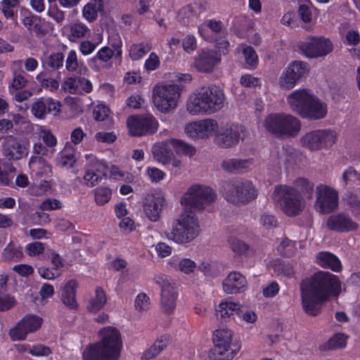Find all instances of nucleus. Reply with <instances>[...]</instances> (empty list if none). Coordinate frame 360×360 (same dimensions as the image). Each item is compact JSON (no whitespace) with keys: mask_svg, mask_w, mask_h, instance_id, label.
<instances>
[{"mask_svg":"<svg viewBox=\"0 0 360 360\" xmlns=\"http://www.w3.org/2000/svg\"><path fill=\"white\" fill-rule=\"evenodd\" d=\"M300 288L304 311L309 316H316L320 314L322 304L330 296L339 295L341 283L337 276L320 270L303 279Z\"/></svg>","mask_w":360,"mask_h":360,"instance_id":"f257e3e1","label":"nucleus"},{"mask_svg":"<svg viewBox=\"0 0 360 360\" xmlns=\"http://www.w3.org/2000/svg\"><path fill=\"white\" fill-rule=\"evenodd\" d=\"M99 342L86 348L83 352L84 360H118L122 347L120 331L113 326L100 330Z\"/></svg>","mask_w":360,"mask_h":360,"instance_id":"f03ea898","label":"nucleus"},{"mask_svg":"<svg viewBox=\"0 0 360 360\" xmlns=\"http://www.w3.org/2000/svg\"><path fill=\"white\" fill-rule=\"evenodd\" d=\"M291 110L302 118L321 120L327 114V105L307 89L292 91L287 97Z\"/></svg>","mask_w":360,"mask_h":360,"instance_id":"7ed1b4c3","label":"nucleus"},{"mask_svg":"<svg viewBox=\"0 0 360 360\" xmlns=\"http://www.w3.org/2000/svg\"><path fill=\"white\" fill-rule=\"evenodd\" d=\"M225 95L222 89L216 85L203 86L197 94L191 95L187 101V110L192 115L212 114L224 107Z\"/></svg>","mask_w":360,"mask_h":360,"instance_id":"20e7f679","label":"nucleus"},{"mask_svg":"<svg viewBox=\"0 0 360 360\" xmlns=\"http://www.w3.org/2000/svg\"><path fill=\"white\" fill-rule=\"evenodd\" d=\"M220 191L226 200L235 205H246L257 196L255 186L245 179L235 178L224 181Z\"/></svg>","mask_w":360,"mask_h":360,"instance_id":"39448f33","label":"nucleus"},{"mask_svg":"<svg viewBox=\"0 0 360 360\" xmlns=\"http://www.w3.org/2000/svg\"><path fill=\"white\" fill-rule=\"evenodd\" d=\"M199 233L198 219L193 214L184 210L172 224V228L165 232L169 240L176 243H188Z\"/></svg>","mask_w":360,"mask_h":360,"instance_id":"423d86ee","label":"nucleus"},{"mask_svg":"<svg viewBox=\"0 0 360 360\" xmlns=\"http://www.w3.org/2000/svg\"><path fill=\"white\" fill-rule=\"evenodd\" d=\"M266 130L277 138L295 137L301 129L298 118L289 114L271 113L264 120Z\"/></svg>","mask_w":360,"mask_h":360,"instance_id":"0eeeda50","label":"nucleus"},{"mask_svg":"<svg viewBox=\"0 0 360 360\" xmlns=\"http://www.w3.org/2000/svg\"><path fill=\"white\" fill-rule=\"evenodd\" d=\"M216 199L217 193L212 188L195 184L188 188L181 199V204L184 210L193 214L194 212L207 209Z\"/></svg>","mask_w":360,"mask_h":360,"instance_id":"6e6552de","label":"nucleus"},{"mask_svg":"<svg viewBox=\"0 0 360 360\" xmlns=\"http://www.w3.org/2000/svg\"><path fill=\"white\" fill-rule=\"evenodd\" d=\"M274 198L288 217L299 215L304 210V202L297 189L288 186H278L274 192Z\"/></svg>","mask_w":360,"mask_h":360,"instance_id":"1a4fd4ad","label":"nucleus"},{"mask_svg":"<svg viewBox=\"0 0 360 360\" xmlns=\"http://www.w3.org/2000/svg\"><path fill=\"white\" fill-rule=\"evenodd\" d=\"M181 89L177 84H160L153 87V99L156 108L162 112H168L177 106Z\"/></svg>","mask_w":360,"mask_h":360,"instance_id":"9d476101","label":"nucleus"},{"mask_svg":"<svg viewBox=\"0 0 360 360\" xmlns=\"http://www.w3.org/2000/svg\"><path fill=\"white\" fill-rule=\"evenodd\" d=\"M232 332L229 329L216 330L214 333L213 341L214 347L212 351L214 360H231L239 347L231 345Z\"/></svg>","mask_w":360,"mask_h":360,"instance_id":"9b49d317","label":"nucleus"},{"mask_svg":"<svg viewBox=\"0 0 360 360\" xmlns=\"http://www.w3.org/2000/svg\"><path fill=\"white\" fill-rule=\"evenodd\" d=\"M336 138L335 133L330 129H319L304 134L300 139V143L310 150H319L331 147Z\"/></svg>","mask_w":360,"mask_h":360,"instance_id":"f8f14e48","label":"nucleus"},{"mask_svg":"<svg viewBox=\"0 0 360 360\" xmlns=\"http://www.w3.org/2000/svg\"><path fill=\"white\" fill-rule=\"evenodd\" d=\"M154 282L161 288L160 306L163 312L169 314L176 307L177 292L170 278L165 274L155 276Z\"/></svg>","mask_w":360,"mask_h":360,"instance_id":"ddd939ff","label":"nucleus"},{"mask_svg":"<svg viewBox=\"0 0 360 360\" xmlns=\"http://www.w3.org/2000/svg\"><path fill=\"white\" fill-rule=\"evenodd\" d=\"M300 51L307 58L323 57L332 52V42L324 37H309L299 44Z\"/></svg>","mask_w":360,"mask_h":360,"instance_id":"4468645a","label":"nucleus"},{"mask_svg":"<svg viewBox=\"0 0 360 360\" xmlns=\"http://www.w3.org/2000/svg\"><path fill=\"white\" fill-rule=\"evenodd\" d=\"M127 124L130 134L137 136L153 134L158 127V121L150 114L129 116Z\"/></svg>","mask_w":360,"mask_h":360,"instance_id":"2eb2a0df","label":"nucleus"},{"mask_svg":"<svg viewBox=\"0 0 360 360\" xmlns=\"http://www.w3.org/2000/svg\"><path fill=\"white\" fill-rule=\"evenodd\" d=\"M316 210L321 214L330 213L338 207L337 191L326 185L320 184L316 187Z\"/></svg>","mask_w":360,"mask_h":360,"instance_id":"dca6fc26","label":"nucleus"},{"mask_svg":"<svg viewBox=\"0 0 360 360\" xmlns=\"http://www.w3.org/2000/svg\"><path fill=\"white\" fill-rule=\"evenodd\" d=\"M42 319L34 314L25 315L16 325L9 331L11 338L15 340H22L30 333L38 330L42 323Z\"/></svg>","mask_w":360,"mask_h":360,"instance_id":"f3484780","label":"nucleus"},{"mask_svg":"<svg viewBox=\"0 0 360 360\" xmlns=\"http://www.w3.org/2000/svg\"><path fill=\"white\" fill-rule=\"evenodd\" d=\"M241 132H243L241 126L233 124L226 125L215 134L214 143L222 148H233L239 143Z\"/></svg>","mask_w":360,"mask_h":360,"instance_id":"a211bd4d","label":"nucleus"},{"mask_svg":"<svg viewBox=\"0 0 360 360\" xmlns=\"http://www.w3.org/2000/svg\"><path fill=\"white\" fill-rule=\"evenodd\" d=\"M326 227L330 231L342 233L356 231L359 226L347 213L340 212L329 216Z\"/></svg>","mask_w":360,"mask_h":360,"instance_id":"6ab92c4d","label":"nucleus"},{"mask_svg":"<svg viewBox=\"0 0 360 360\" xmlns=\"http://www.w3.org/2000/svg\"><path fill=\"white\" fill-rule=\"evenodd\" d=\"M307 72V63L293 61L282 72L279 78L280 86L285 89H292Z\"/></svg>","mask_w":360,"mask_h":360,"instance_id":"aec40b11","label":"nucleus"},{"mask_svg":"<svg viewBox=\"0 0 360 360\" xmlns=\"http://www.w3.org/2000/svg\"><path fill=\"white\" fill-rule=\"evenodd\" d=\"M165 205V199L161 194H146L143 202L146 217L152 221H158L160 217V212Z\"/></svg>","mask_w":360,"mask_h":360,"instance_id":"412c9836","label":"nucleus"},{"mask_svg":"<svg viewBox=\"0 0 360 360\" xmlns=\"http://www.w3.org/2000/svg\"><path fill=\"white\" fill-rule=\"evenodd\" d=\"M217 128V122L212 119H205L186 125L185 131L191 138L203 139L208 137Z\"/></svg>","mask_w":360,"mask_h":360,"instance_id":"4be33fe9","label":"nucleus"},{"mask_svg":"<svg viewBox=\"0 0 360 360\" xmlns=\"http://www.w3.org/2000/svg\"><path fill=\"white\" fill-rule=\"evenodd\" d=\"M60 107L59 101L51 98H41L32 104L31 111L35 117L43 120L47 114L58 115L60 112Z\"/></svg>","mask_w":360,"mask_h":360,"instance_id":"5701e85b","label":"nucleus"},{"mask_svg":"<svg viewBox=\"0 0 360 360\" xmlns=\"http://www.w3.org/2000/svg\"><path fill=\"white\" fill-rule=\"evenodd\" d=\"M105 165L96 159L91 160L85 167L84 180L89 186H96L104 176H106Z\"/></svg>","mask_w":360,"mask_h":360,"instance_id":"b1692460","label":"nucleus"},{"mask_svg":"<svg viewBox=\"0 0 360 360\" xmlns=\"http://www.w3.org/2000/svg\"><path fill=\"white\" fill-rule=\"evenodd\" d=\"M223 290L227 294H236L245 290L247 281L241 274L237 271L231 272L223 281Z\"/></svg>","mask_w":360,"mask_h":360,"instance_id":"393cba45","label":"nucleus"},{"mask_svg":"<svg viewBox=\"0 0 360 360\" xmlns=\"http://www.w3.org/2000/svg\"><path fill=\"white\" fill-rule=\"evenodd\" d=\"M220 58L214 51H202L196 57L194 63L195 68L203 72H210L214 65L219 63Z\"/></svg>","mask_w":360,"mask_h":360,"instance_id":"a878e982","label":"nucleus"},{"mask_svg":"<svg viewBox=\"0 0 360 360\" xmlns=\"http://www.w3.org/2000/svg\"><path fill=\"white\" fill-rule=\"evenodd\" d=\"M78 283L72 279L68 281L61 290L60 300L63 304L70 309L75 310L78 308L76 300V292Z\"/></svg>","mask_w":360,"mask_h":360,"instance_id":"bb28decb","label":"nucleus"},{"mask_svg":"<svg viewBox=\"0 0 360 360\" xmlns=\"http://www.w3.org/2000/svg\"><path fill=\"white\" fill-rule=\"evenodd\" d=\"M252 165V159L230 158L222 161L221 168L232 174H240L247 172Z\"/></svg>","mask_w":360,"mask_h":360,"instance_id":"cd10ccee","label":"nucleus"},{"mask_svg":"<svg viewBox=\"0 0 360 360\" xmlns=\"http://www.w3.org/2000/svg\"><path fill=\"white\" fill-rule=\"evenodd\" d=\"M240 305L232 302H222L216 309V316L221 321L226 322L231 317L235 319V316H240Z\"/></svg>","mask_w":360,"mask_h":360,"instance_id":"c85d7f7f","label":"nucleus"},{"mask_svg":"<svg viewBox=\"0 0 360 360\" xmlns=\"http://www.w3.org/2000/svg\"><path fill=\"white\" fill-rule=\"evenodd\" d=\"M317 264L324 269H330L335 272H340L342 270V264L339 258L334 254L322 251L316 255Z\"/></svg>","mask_w":360,"mask_h":360,"instance_id":"c756f323","label":"nucleus"},{"mask_svg":"<svg viewBox=\"0 0 360 360\" xmlns=\"http://www.w3.org/2000/svg\"><path fill=\"white\" fill-rule=\"evenodd\" d=\"M172 342V338L169 335H162L158 338L154 343L145 351L142 358L150 359L155 357L160 352L165 349Z\"/></svg>","mask_w":360,"mask_h":360,"instance_id":"7c9ffc66","label":"nucleus"},{"mask_svg":"<svg viewBox=\"0 0 360 360\" xmlns=\"http://www.w3.org/2000/svg\"><path fill=\"white\" fill-rule=\"evenodd\" d=\"M22 23L29 31L34 32L37 37H41L46 34L45 22L39 16L34 15L26 16Z\"/></svg>","mask_w":360,"mask_h":360,"instance_id":"2f4dec72","label":"nucleus"},{"mask_svg":"<svg viewBox=\"0 0 360 360\" xmlns=\"http://www.w3.org/2000/svg\"><path fill=\"white\" fill-rule=\"evenodd\" d=\"M152 153L154 158L164 165L169 164L171 158L173 156L172 151L168 148L167 143H159L155 144L152 148Z\"/></svg>","mask_w":360,"mask_h":360,"instance_id":"473e14b6","label":"nucleus"},{"mask_svg":"<svg viewBox=\"0 0 360 360\" xmlns=\"http://www.w3.org/2000/svg\"><path fill=\"white\" fill-rule=\"evenodd\" d=\"M106 303V296L104 290L98 287L95 290V297L89 300L87 309L96 313L103 307Z\"/></svg>","mask_w":360,"mask_h":360,"instance_id":"72a5a7b5","label":"nucleus"},{"mask_svg":"<svg viewBox=\"0 0 360 360\" xmlns=\"http://www.w3.org/2000/svg\"><path fill=\"white\" fill-rule=\"evenodd\" d=\"M342 200L352 214L358 219H360V199L356 194L348 191L345 193Z\"/></svg>","mask_w":360,"mask_h":360,"instance_id":"f704fd0d","label":"nucleus"},{"mask_svg":"<svg viewBox=\"0 0 360 360\" xmlns=\"http://www.w3.org/2000/svg\"><path fill=\"white\" fill-rule=\"evenodd\" d=\"M168 142L179 155L192 156L195 153V148L184 141L172 139L168 140Z\"/></svg>","mask_w":360,"mask_h":360,"instance_id":"c9c22d12","label":"nucleus"},{"mask_svg":"<svg viewBox=\"0 0 360 360\" xmlns=\"http://www.w3.org/2000/svg\"><path fill=\"white\" fill-rule=\"evenodd\" d=\"M103 8L101 0L91 1L83 8V16L89 22L94 21L98 16V11Z\"/></svg>","mask_w":360,"mask_h":360,"instance_id":"e433bc0d","label":"nucleus"},{"mask_svg":"<svg viewBox=\"0 0 360 360\" xmlns=\"http://www.w3.org/2000/svg\"><path fill=\"white\" fill-rule=\"evenodd\" d=\"M347 336L342 333H338L330 338L326 343L320 346L323 351L336 349L345 347Z\"/></svg>","mask_w":360,"mask_h":360,"instance_id":"4c0bfd02","label":"nucleus"},{"mask_svg":"<svg viewBox=\"0 0 360 360\" xmlns=\"http://www.w3.org/2000/svg\"><path fill=\"white\" fill-rule=\"evenodd\" d=\"M64 56L62 53L57 52L48 56L43 61L42 66L45 69L56 70L63 66Z\"/></svg>","mask_w":360,"mask_h":360,"instance_id":"58836bf2","label":"nucleus"},{"mask_svg":"<svg viewBox=\"0 0 360 360\" xmlns=\"http://www.w3.org/2000/svg\"><path fill=\"white\" fill-rule=\"evenodd\" d=\"M8 155L13 160H19L28 153L27 146L15 139H13V143L8 146Z\"/></svg>","mask_w":360,"mask_h":360,"instance_id":"ea45409f","label":"nucleus"},{"mask_svg":"<svg viewBox=\"0 0 360 360\" xmlns=\"http://www.w3.org/2000/svg\"><path fill=\"white\" fill-rule=\"evenodd\" d=\"M22 250L13 243H10L4 250L3 256L7 260H18L22 257Z\"/></svg>","mask_w":360,"mask_h":360,"instance_id":"a19ab883","label":"nucleus"},{"mask_svg":"<svg viewBox=\"0 0 360 360\" xmlns=\"http://www.w3.org/2000/svg\"><path fill=\"white\" fill-rule=\"evenodd\" d=\"M295 186L308 199H311L314 193V184L304 178H299L295 181Z\"/></svg>","mask_w":360,"mask_h":360,"instance_id":"79ce46f5","label":"nucleus"},{"mask_svg":"<svg viewBox=\"0 0 360 360\" xmlns=\"http://www.w3.org/2000/svg\"><path fill=\"white\" fill-rule=\"evenodd\" d=\"M111 190L107 187H99L94 191V198L97 205H103L111 198Z\"/></svg>","mask_w":360,"mask_h":360,"instance_id":"37998d69","label":"nucleus"},{"mask_svg":"<svg viewBox=\"0 0 360 360\" xmlns=\"http://www.w3.org/2000/svg\"><path fill=\"white\" fill-rule=\"evenodd\" d=\"M150 49L151 46L147 43L134 44L130 49L129 54L133 60H139L146 55Z\"/></svg>","mask_w":360,"mask_h":360,"instance_id":"c03bdc74","label":"nucleus"},{"mask_svg":"<svg viewBox=\"0 0 360 360\" xmlns=\"http://www.w3.org/2000/svg\"><path fill=\"white\" fill-rule=\"evenodd\" d=\"M70 34L74 38L86 37L90 35L91 30L82 22H75L70 27Z\"/></svg>","mask_w":360,"mask_h":360,"instance_id":"a18cd8bd","label":"nucleus"},{"mask_svg":"<svg viewBox=\"0 0 360 360\" xmlns=\"http://www.w3.org/2000/svg\"><path fill=\"white\" fill-rule=\"evenodd\" d=\"M278 250L283 256L290 257L295 254L296 250L295 242L285 238L281 242Z\"/></svg>","mask_w":360,"mask_h":360,"instance_id":"49530a36","label":"nucleus"},{"mask_svg":"<svg viewBox=\"0 0 360 360\" xmlns=\"http://www.w3.org/2000/svg\"><path fill=\"white\" fill-rule=\"evenodd\" d=\"M46 73L41 72L36 77L37 80L41 84L44 88L49 89L51 91L57 89L59 87L58 82L52 78H47Z\"/></svg>","mask_w":360,"mask_h":360,"instance_id":"de8ad7c7","label":"nucleus"},{"mask_svg":"<svg viewBox=\"0 0 360 360\" xmlns=\"http://www.w3.org/2000/svg\"><path fill=\"white\" fill-rule=\"evenodd\" d=\"M134 307L139 312L146 311L150 307V298L144 292L139 293L135 299Z\"/></svg>","mask_w":360,"mask_h":360,"instance_id":"09e8293b","label":"nucleus"},{"mask_svg":"<svg viewBox=\"0 0 360 360\" xmlns=\"http://www.w3.org/2000/svg\"><path fill=\"white\" fill-rule=\"evenodd\" d=\"M229 243L231 250L238 255L245 254L249 249L246 243L236 238H229Z\"/></svg>","mask_w":360,"mask_h":360,"instance_id":"8fccbe9b","label":"nucleus"},{"mask_svg":"<svg viewBox=\"0 0 360 360\" xmlns=\"http://www.w3.org/2000/svg\"><path fill=\"white\" fill-rule=\"evenodd\" d=\"M19 0H3L1 2L2 12L6 18L14 19L15 13L13 8L17 7Z\"/></svg>","mask_w":360,"mask_h":360,"instance_id":"3c124183","label":"nucleus"},{"mask_svg":"<svg viewBox=\"0 0 360 360\" xmlns=\"http://www.w3.org/2000/svg\"><path fill=\"white\" fill-rule=\"evenodd\" d=\"M13 75L14 77L11 84L12 87L16 90L25 87L27 83V80L24 76L25 72L20 70L19 72H15Z\"/></svg>","mask_w":360,"mask_h":360,"instance_id":"603ef678","label":"nucleus"},{"mask_svg":"<svg viewBox=\"0 0 360 360\" xmlns=\"http://www.w3.org/2000/svg\"><path fill=\"white\" fill-rule=\"evenodd\" d=\"M16 300L10 295H0V311H4L11 309L16 305Z\"/></svg>","mask_w":360,"mask_h":360,"instance_id":"864d4df0","label":"nucleus"},{"mask_svg":"<svg viewBox=\"0 0 360 360\" xmlns=\"http://www.w3.org/2000/svg\"><path fill=\"white\" fill-rule=\"evenodd\" d=\"M243 53L247 64L251 67H255L257 64V56L255 51L251 46L245 47Z\"/></svg>","mask_w":360,"mask_h":360,"instance_id":"5fc2aeb1","label":"nucleus"},{"mask_svg":"<svg viewBox=\"0 0 360 360\" xmlns=\"http://www.w3.org/2000/svg\"><path fill=\"white\" fill-rule=\"evenodd\" d=\"M79 67L77 53L74 50L69 51L65 62V68L68 71L74 72L77 70Z\"/></svg>","mask_w":360,"mask_h":360,"instance_id":"6e6d98bb","label":"nucleus"},{"mask_svg":"<svg viewBox=\"0 0 360 360\" xmlns=\"http://www.w3.org/2000/svg\"><path fill=\"white\" fill-rule=\"evenodd\" d=\"M342 181H344L345 186H347L352 181L360 179V174L357 173L354 167H349L342 174Z\"/></svg>","mask_w":360,"mask_h":360,"instance_id":"4d7b16f0","label":"nucleus"},{"mask_svg":"<svg viewBox=\"0 0 360 360\" xmlns=\"http://www.w3.org/2000/svg\"><path fill=\"white\" fill-rule=\"evenodd\" d=\"M196 265L195 263L190 259H182L178 264V269L181 272L190 274L194 271Z\"/></svg>","mask_w":360,"mask_h":360,"instance_id":"13d9d810","label":"nucleus"},{"mask_svg":"<svg viewBox=\"0 0 360 360\" xmlns=\"http://www.w3.org/2000/svg\"><path fill=\"white\" fill-rule=\"evenodd\" d=\"M30 353L36 356H46L51 353V350L49 347L43 345H37L30 348Z\"/></svg>","mask_w":360,"mask_h":360,"instance_id":"bf43d9fd","label":"nucleus"},{"mask_svg":"<svg viewBox=\"0 0 360 360\" xmlns=\"http://www.w3.org/2000/svg\"><path fill=\"white\" fill-rule=\"evenodd\" d=\"M95 139L96 141L102 143H113L116 139L117 136L114 132H105V131H100L97 132L95 134Z\"/></svg>","mask_w":360,"mask_h":360,"instance_id":"052dcab7","label":"nucleus"},{"mask_svg":"<svg viewBox=\"0 0 360 360\" xmlns=\"http://www.w3.org/2000/svg\"><path fill=\"white\" fill-rule=\"evenodd\" d=\"M110 109L104 105H97L93 111L94 118L96 121H103L108 117Z\"/></svg>","mask_w":360,"mask_h":360,"instance_id":"680f3d73","label":"nucleus"},{"mask_svg":"<svg viewBox=\"0 0 360 360\" xmlns=\"http://www.w3.org/2000/svg\"><path fill=\"white\" fill-rule=\"evenodd\" d=\"M114 56L112 49L108 46L103 47L97 53L96 56L93 58L94 60L98 59L103 62L108 61Z\"/></svg>","mask_w":360,"mask_h":360,"instance_id":"e2e57ef3","label":"nucleus"},{"mask_svg":"<svg viewBox=\"0 0 360 360\" xmlns=\"http://www.w3.org/2000/svg\"><path fill=\"white\" fill-rule=\"evenodd\" d=\"M61 207L60 202L57 199L49 198L43 201L40 205L42 210L49 211L59 209Z\"/></svg>","mask_w":360,"mask_h":360,"instance_id":"0e129e2a","label":"nucleus"},{"mask_svg":"<svg viewBox=\"0 0 360 360\" xmlns=\"http://www.w3.org/2000/svg\"><path fill=\"white\" fill-rule=\"evenodd\" d=\"M182 46L185 51L190 53L196 49V40L193 35H187L182 41Z\"/></svg>","mask_w":360,"mask_h":360,"instance_id":"69168bd1","label":"nucleus"},{"mask_svg":"<svg viewBox=\"0 0 360 360\" xmlns=\"http://www.w3.org/2000/svg\"><path fill=\"white\" fill-rule=\"evenodd\" d=\"M261 224L266 229L276 227L277 225V220L274 216L269 214H263L260 217Z\"/></svg>","mask_w":360,"mask_h":360,"instance_id":"338daca9","label":"nucleus"},{"mask_svg":"<svg viewBox=\"0 0 360 360\" xmlns=\"http://www.w3.org/2000/svg\"><path fill=\"white\" fill-rule=\"evenodd\" d=\"M41 137L45 144L49 147L55 146L57 143V139L49 130H43L41 132Z\"/></svg>","mask_w":360,"mask_h":360,"instance_id":"774afa93","label":"nucleus"}]
</instances>
